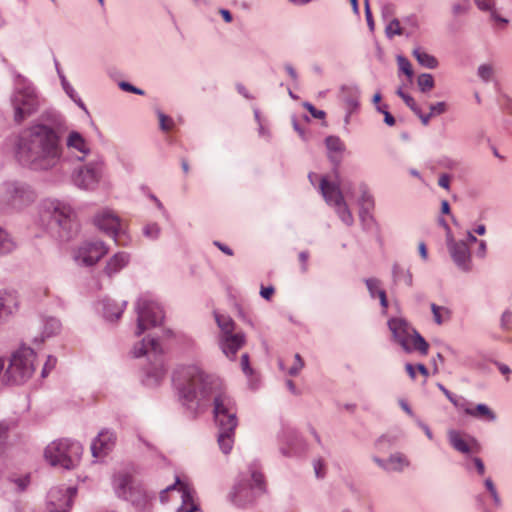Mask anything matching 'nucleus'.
I'll return each mask as SVG.
<instances>
[{
	"label": "nucleus",
	"instance_id": "48",
	"mask_svg": "<svg viewBox=\"0 0 512 512\" xmlns=\"http://www.w3.org/2000/svg\"><path fill=\"white\" fill-rule=\"evenodd\" d=\"M365 284L367 286L371 298H375L377 296V290H382L380 288V281L376 278L365 279Z\"/></svg>",
	"mask_w": 512,
	"mask_h": 512
},
{
	"label": "nucleus",
	"instance_id": "20",
	"mask_svg": "<svg viewBox=\"0 0 512 512\" xmlns=\"http://www.w3.org/2000/svg\"><path fill=\"white\" fill-rule=\"evenodd\" d=\"M65 145L70 151L77 152L75 158L78 161H83L90 153L88 142L78 131L69 132L65 141Z\"/></svg>",
	"mask_w": 512,
	"mask_h": 512
},
{
	"label": "nucleus",
	"instance_id": "32",
	"mask_svg": "<svg viewBox=\"0 0 512 512\" xmlns=\"http://www.w3.org/2000/svg\"><path fill=\"white\" fill-rule=\"evenodd\" d=\"M434 322L438 325L443 324L444 322L450 320L451 311L447 307L438 306L435 303H431L430 305Z\"/></svg>",
	"mask_w": 512,
	"mask_h": 512
},
{
	"label": "nucleus",
	"instance_id": "8",
	"mask_svg": "<svg viewBox=\"0 0 512 512\" xmlns=\"http://www.w3.org/2000/svg\"><path fill=\"white\" fill-rule=\"evenodd\" d=\"M33 188L22 181L9 180L0 184V210L22 211L36 200Z\"/></svg>",
	"mask_w": 512,
	"mask_h": 512
},
{
	"label": "nucleus",
	"instance_id": "15",
	"mask_svg": "<svg viewBox=\"0 0 512 512\" xmlns=\"http://www.w3.org/2000/svg\"><path fill=\"white\" fill-rule=\"evenodd\" d=\"M104 161L101 158L90 161L73 174L74 184L84 190H95L102 179Z\"/></svg>",
	"mask_w": 512,
	"mask_h": 512
},
{
	"label": "nucleus",
	"instance_id": "18",
	"mask_svg": "<svg viewBox=\"0 0 512 512\" xmlns=\"http://www.w3.org/2000/svg\"><path fill=\"white\" fill-rule=\"evenodd\" d=\"M447 247L455 265L463 272L472 270V258L470 248L464 240L455 241L448 239Z\"/></svg>",
	"mask_w": 512,
	"mask_h": 512
},
{
	"label": "nucleus",
	"instance_id": "3",
	"mask_svg": "<svg viewBox=\"0 0 512 512\" xmlns=\"http://www.w3.org/2000/svg\"><path fill=\"white\" fill-rule=\"evenodd\" d=\"M41 219L47 221L50 233L60 241L71 240L78 233L71 206L58 199H46L41 204Z\"/></svg>",
	"mask_w": 512,
	"mask_h": 512
},
{
	"label": "nucleus",
	"instance_id": "39",
	"mask_svg": "<svg viewBox=\"0 0 512 512\" xmlns=\"http://www.w3.org/2000/svg\"><path fill=\"white\" fill-rule=\"evenodd\" d=\"M325 144L329 153H343L345 150L344 143L337 136H328L325 139Z\"/></svg>",
	"mask_w": 512,
	"mask_h": 512
},
{
	"label": "nucleus",
	"instance_id": "27",
	"mask_svg": "<svg viewBox=\"0 0 512 512\" xmlns=\"http://www.w3.org/2000/svg\"><path fill=\"white\" fill-rule=\"evenodd\" d=\"M467 415L486 422H494L497 419L495 412L484 403H479L472 407V410H467Z\"/></svg>",
	"mask_w": 512,
	"mask_h": 512
},
{
	"label": "nucleus",
	"instance_id": "43",
	"mask_svg": "<svg viewBox=\"0 0 512 512\" xmlns=\"http://www.w3.org/2000/svg\"><path fill=\"white\" fill-rule=\"evenodd\" d=\"M143 233L147 238L156 240L160 236L161 228L157 223H149L144 227Z\"/></svg>",
	"mask_w": 512,
	"mask_h": 512
},
{
	"label": "nucleus",
	"instance_id": "13",
	"mask_svg": "<svg viewBox=\"0 0 512 512\" xmlns=\"http://www.w3.org/2000/svg\"><path fill=\"white\" fill-rule=\"evenodd\" d=\"M320 190L329 205L335 207L336 213L341 221L347 226L354 223L353 215L344 201L343 191L340 183H330L326 178H322L320 182Z\"/></svg>",
	"mask_w": 512,
	"mask_h": 512
},
{
	"label": "nucleus",
	"instance_id": "31",
	"mask_svg": "<svg viewBox=\"0 0 512 512\" xmlns=\"http://www.w3.org/2000/svg\"><path fill=\"white\" fill-rule=\"evenodd\" d=\"M61 329V323L54 317H47L43 320V331L40 342H43L45 338L52 337L59 333Z\"/></svg>",
	"mask_w": 512,
	"mask_h": 512
},
{
	"label": "nucleus",
	"instance_id": "38",
	"mask_svg": "<svg viewBox=\"0 0 512 512\" xmlns=\"http://www.w3.org/2000/svg\"><path fill=\"white\" fill-rule=\"evenodd\" d=\"M404 34V28L401 26L400 21L395 18L389 20L385 26V35L387 38L392 39L395 36H401Z\"/></svg>",
	"mask_w": 512,
	"mask_h": 512
},
{
	"label": "nucleus",
	"instance_id": "34",
	"mask_svg": "<svg viewBox=\"0 0 512 512\" xmlns=\"http://www.w3.org/2000/svg\"><path fill=\"white\" fill-rule=\"evenodd\" d=\"M58 74H59V77L61 79V85H62V88L63 90L65 91V93L69 96V98L71 100H73L80 108L86 110V107H85V104L83 103V101L81 100V98L78 96L77 92L75 91V89L71 86V84L67 81V79L65 78V76L60 73V71L58 70Z\"/></svg>",
	"mask_w": 512,
	"mask_h": 512
},
{
	"label": "nucleus",
	"instance_id": "7",
	"mask_svg": "<svg viewBox=\"0 0 512 512\" xmlns=\"http://www.w3.org/2000/svg\"><path fill=\"white\" fill-rule=\"evenodd\" d=\"M83 454V446L78 441L59 439L51 442L44 450L46 461L54 467L65 470L76 468Z\"/></svg>",
	"mask_w": 512,
	"mask_h": 512
},
{
	"label": "nucleus",
	"instance_id": "24",
	"mask_svg": "<svg viewBox=\"0 0 512 512\" xmlns=\"http://www.w3.org/2000/svg\"><path fill=\"white\" fill-rule=\"evenodd\" d=\"M179 492L181 493L182 505L177 508L176 512H194L198 509L193 502V490L186 484L180 482Z\"/></svg>",
	"mask_w": 512,
	"mask_h": 512
},
{
	"label": "nucleus",
	"instance_id": "16",
	"mask_svg": "<svg viewBox=\"0 0 512 512\" xmlns=\"http://www.w3.org/2000/svg\"><path fill=\"white\" fill-rule=\"evenodd\" d=\"M108 252L103 241H85L74 251L73 258L78 265L93 266Z\"/></svg>",
	"mask_w": 512,
	"mask_h": 512
},
{
	"label": "nucleus",
	"instance_id": "52",
	"mask_svg": "<svg viewBox=\"0 0 512 512\" xmlns=\"http://www.w3.org/2000/svg\"><path fill=\"white\" fill-rule=\"evenodd\" d=\"M56 362H57L56 357L49 355L47 357V360H46L44 366H43L41 376L46 377L49 374V372L55 367Z\"/></svg>",
	"mask_w": 512,
	"mask_h": 512
},
{
	"label": "nucleus",
	"instance_id": "40",
	"mask_svg": "<svg viewBox=\"0 0 512 512\" xmlns=\"http://www.w3.org/2000/svg\"><path fill=\"white\" fill-rule=\"evenodd\" d=\"M417 84L420 91L426 93L434 87L435 81L431 74L422 73L417 78Z\"/></svg>",
	"mask_w": 512,
	"mask_h": 512
},
{
	"label": "nucleus",
	"instance_id": "35",
	"mask_svg": "<svg viewBox=\"0 0 512 512\" xmlns=\"http://www.w3.org/2000/svg\"><path fill=\"white\" fill-rule=\"evenodd\" d=\"M392 276L395 282L404 281L406 285H413V277L409 270H404L400 265L394 264L392 267Z\"/></svg>",
	"mask_w": 512,
	"mask_h": 512
},
{
	"label": "nucleus",
	"instance_id": "4",
	"mask_svg": "<svg viewBox=\"0 0 512 512\" xmlns=\"http://www.w3.org/2000/svg\"><path fill=\"white\" fill-rule=\"evenodd\" d=\"M10 104L13 109V119L18 124L35 114L41 105L40 95L34 84L19 73L14 75Z\"/></svg>",
	"mask_w": 512,
	"mask_h": 512
},
{
	"label": "nucleus",
	"instance_id": "9",
	"mask_svg": "<svg viewBox=\"0 0 512 512\" xmlns=\"http://www.w3.org/2000/svg\"><path fill=\"white\" fill-rule=\"evenodd\" d=\"M34 350L26 345H21L10 357L9 365L5 369L4 381L9 384L19 385L28 381L35 371Z\"/></svg>",
	"mask_w": 512,
	"mask_h": 512
},
{
	"label": "nucleus",
	"instance_id": "47",
	"mask_svg": "<svg viewBox=\"0 0 512 512\" xmlns=\"http://www.w3.org/2000/svg\"><path fill=\"white\" fill-rule=\"evenodd\" d=\"M157 115L159 118L160 129L165 132L169 131L174 125L173 119L161 111H158Z\"/></svg>",
	"mask_w": 512,
	"mask_h": 512
},
{
	"label": "nucleus",
	"instance_id": "55",
	"mask_svg": "<svg viewBox=\"0 0 512 512\" xmlns=\"http://www.w3.org/2000/svg\"><path fill=\"white\" fill-rule=\"evenodd\" d=\"M240 364L245 375L250 376L253 374V369L250 367L249 355L247 353L242 354Z\"/></svg>",
	"mask_w": 512,
	"mask_h": 512
},
{
	"label": "nucleus",
	"instance_id": "23",
	"mask_svg": "<svg viewBox=\"0 0 512 512\" xmlns=\"http://www.w3.org/2000/svg\"><path fill=\"white\" fill-rule=\"evenodd\" d=\"M130 262V255L126 252H118L114 254L106 263L104 273L109 278L119 273Z\"/></svg>",
	"mask_w": 512,
	"mask_h": 512
},
{
	"label": "nucleus",
	"instance_id": "57",
	"mask_svg": "<svg viewBox=\"0 0 512 512\" xmlns=\"http://www.w3.org/2000/svg\"><path fill=\"white\" fill-rule=\"evenodd\" d=\"M475 5L481 11H491L494 8V0H474Z\"/></svg>",
	"mask_w": 512,
	"mask_h": 512
},
{
	"label": "nucleus",
	"instance_id": "33",
	"mask_svg": "<svg viewBox=\"0 0 512 512\" xmlns=\"http://www.w3.org/2000/svg\"><path fill=\"white\" fill-rule=\"evenodd\" d=\"M449 442L455 450H457L463 454L470 453V446L461 437V435L458 432H456V431L449 432Z\"/></svg>",
	"mask_w": 512,
	"mask_h": 512
},
{
	"label": "nucleus",
	"instance_id": "60",
	"mask_svg": "<svg viewBox=\"0 0 512 512\" xmlns=\"http://www.w3.org/2000/svg\"><path fill=\"white\" fill-rule=\"evenodd\" d=\"M469 10V5L461 4V3H455L452 6V12L454 15H461L467 13Z\"/></svg>",
	"mask_w": 512,
	"mask_h": 512
},
{
	"label": "nucleus",
	"instance_id": "11",
	"mask_svg": "<svg viewBox=\"0 0 512 512\" xmlns=\"http://www.w3.org/2000/svg\"><path fill=\"white\" fill-rule=\"evenodd\" d=\"M113 488L118 498L129 501L135 508L144 510L153 496L135 483L133 477L126 472H119L113 477Z\"/></svg>",
	"mask_w": 512,
	"mask_h": 512
},
{
	"label": "nucleus",
	"instance_id": "17",
	"mask_svg": "<svg viewBox=\"0 0 512 512\" xmlns=\"http://www.w3.org/2000/svg\"><path fill=\"white\" fill-rule=\"evenodd\" d=\"M77 489L75 487H55L48 492V503L52 506L49 512H68L73 504Z\"/></svg>",
	"mask_w": 512,
	"mask_h": 512
},
{
	"label": "nucleus",
	"instance_id": "30",
	"mask_svg": "<svg viewBox=\"0 0 512 512\" xmlns=\"http://www.w3.org/2000/svg\"><path fill=\"white\" fill-rule=\"evenodd\" d=\"M413 56L418 63L428 69H435L438 66V60L431 54H428L420 47H416L412 51Z\"/></svg>",
	"mask_w": 512,
	"mask_h": 512
},
{
	"label": "nucleus",
	"instance_id": "28",
	"mask_svg": "<svg viewBox=\"0 0 512 512\" xmlns=\"http://www.w3.org/2000/svg\"><path fill=\"white\" fill-rule=\"evenodd\" d=\"M361 196L359 198V204L361 205L360 209V218L362 221L373 220L372 216L369 215L368 211L373 207L374 201L372 195L369 193L366 185H361Z\"/></svg>",
	"mask_w": 512,
	"mask_h": 512
},
{
	"label": "nucleus",
	"instance_id": "14",
	"mask_svg": "<svg viewBox=\"0 0 512 512\" xmlns=\"http://www.w3.org/2000/svg\"><path fill=\"white\" fill-rule=\"evenodd\" d=\"M95 225L108 236L112 237L117 245L128 244L129 237L123 228L120 218L109 209H104L94 217Z\"/></svg>",
	"mask_w": 512,
	"mask_h": 512
},
{
	"label": "nucleus",
	"instance_id": "2",
	"mask_svg": "<svg viewBox=\"0 0 512 512\" xmlns=\"http://www.w3.org/2000/svg\"><path fill=\"white\" fill-rule=\"evenodd\" d=\"M67 131L65 118L58 112L47 111L16 136L14 157L23 168L33 172L56 169L63 158L62 139Z\"/></svg>",
	"mask_w": 512,
	"mask_h": 512
},
{
	"label": "nucleus",
	"instance_id": "51",
	"mask_svg": "<svg viewBox=\"0 0 512 512\" xmlns=\"http://www.w3.org/2000/svg\"><path fill=\"white\" fill-rule=\"evenodd\" d=\"M119 87L123 91L134 93V94H137V95H144L145 94L144 90H142L140 88H137L134 85H132L131 83L126 82V81L119 82Z\"/></svg>",
	"mask_w": 512,
	"mask_h": 512
},
{
	"label": "nucleus",
	"instance_id": "63",
	"mask_svg": "<svg viewBox=\"0 0 512 512\" xmlns=\"http://www.w3.org/2000/svg\"><path fill=\"white\" fill-rule=\"evenodd\" d=\"M472 462H473L478 474L484 475L485 474V465H484L482 459L479 457H474L472 459Z\"/></svg>",
	"mask_w": 512,
	"mask_h": 512
},
{
	"label": "nucleus",
	"instance_id": "41",
	"mask_svg": "<svg viewBox=\"0 0 512 512\" xmlns=\"http://www.w3.org/2000/svg\"><path fill=\"white\" fill-rule=\"evenodd\" d=\"M484 486L487 489V491L489 492V494L491 495L494 505L496 507H501V505H502L501 498L499 496V493L496 489L494 482L492 481V479L490 477H488L484 480Z\"/></svg>",
	"mask_w": 512,
	"mask_h": 512
},
{
	"label": "nucleus",
	"instance_id": "64",
	"mask_svg": "<svg viewBox=\"0 0 512 512\" xmlns=\"http://www.w3.org/2000/svg\"><path fill=\"white\" fill-rule=\"evenodd\" d=\"M308 258H309V254L307 251H302L299 253V260L301 262V270L302 272H306L308 267H307V261H308Z\"/></svg>",
	"mask_w": 512,
	"mask_h": 512
},
{
	"label": "nucleus",
	"instance_id": "10",
	"mask_svg": "<svg viewBox=\"0 0 512 512\" xmlns=\"http://www.w3.org/2000/svg\"><path fill=\"white\" fill-rule=\"evenodd\" d=\"M388 328L393 340L398 343L405 352L417 351L425 356L429 351L428 342L414 329L407 320L401 317H393L388 320Z\"/></svg>",
	"mask_w": 512,
	"mask_h": 512
},
{
	"label": "nucleus",
	"instance_id": "25",
	"mask_svg": "<svg viewBox=\"0 0 512 512\" xmlns=\"http://www.w3.org/2000/svg\"><path fill=\"white\" fill-rule=\"evenodd\" d=\"M387 472H403L410 466V461L406 455L401 452L392 453L387 458Z\"/></svg>",
	"mask_w": 512,
	"mask_h": 512
},
{
	"label": "nucleus",
	"instance_id": "44",
	"mask_svg": "<svg viewBox=\"0 0 512 512\" xmlns=\"http://www.w3.org/2000/svg\"><path fill=\"white\" fill-rule=\"evenodd\" d=\"M10 482L15 485V489L18 492H23L30 484V476L25 475L21 477H13L10 479Z\"/></svg>",
	"mask_w": 512,
	"mask_h": 512
},
{
	"label": "nucleus",
	"instance_id": "53",
	"mask_svg": "<svg viewBox=\"0 0 512 512\" xmlns=\"http://www.w3.org/2000/svg\"><path fill=\"white\" fill-rule=\"evenodd\" d=\"M452 404L459 410H462L466 415L467 410H472L470 403L463 397H457Z\"/></svg>",
	"mask_w": 512,
	"mask_h": 512
},
{
	"label": "nucleus",
	"instance_id": "36",
	"mask_svg": "<svg viewBox=\"0 0 512 512\" xmlns=\"http://www.w3.org/2000/svg\"><path fill=\"white\" fill-rule=\"evenodd\" d=\"M15 248V243L5 229L0 226V255H5L12 252Z\"/></svg>",
	"mask_w": 512,
	"mask_h": 512
},
{
	"label": "nucleus",
	"instance_id": "1",
	"mask_svg": "<svg viewBox=\"0 0 512 512\" xmlns=\"http://www.w3.org/2000/svg\"><path fill=\"white\" fill-rule=\"evenodd\" d=\"M173 382L182 405L192 415L213 401L218 445L224 454L230 453L238 425L237 407L234 399L221 389L220 381L197 365H187L174 372Z\"/></svg>",
	"mask_w": 512,
	"mask_h": 512
},
{
	"label": "nucleus",
	"instance_id": "22",
	"mask_svg": "<svg viewBox=\"0 0 512 512\" xmlns=\"http://www.w3.org/2000/svg\"><path fill=\"white\" fill-rule=\"evenodd\" d=\"M103 317L108 321L118 320L127 306V301L121 304L116 303L110 298H104L99 302Z\"/></svg>",
	"mask_w": 512,
	"mask_h": 512
},
{
	"label": "nucleus",
	"instance_id": "61",
	"mask_svg": "<svg viewBox=\"0 0 512 512\" xmlns=\"http://www.w3.org/2000/svg\"><path fill=\"white\" fill-rule=\"evenodd\" d=\"M178 484H180V479H179V477H176V480H175V482L172 485L167 486L165 489H163L160 492V500H161V502H165L166 501V494H167V492L171 491V490H174Z\"/></svg>",
	"mask_w": 512,
	"mask_h": 512
},
{
	"label": "nucleus",
	"instance_id": "5",
	"mask_svg": "<svg viewBox=\"0 0 512 512\" xmlns=\"http://www.w3.org/2000/svg\"><path fill=\"white\" fill-rule=\"evenodd\" d=\"M133 356H146L148 364L143 368V383L148 387L160 384L166 374L163 349L155 337H145L133 347Z\"/></svg>",
	"mask_w": 512,
	"mask_h": 512
},
{
	"label": "nucleus",
	"instance_id": "49",
	"mask_svg": "<svg viewBox=\"0 0 512 512\" xmlns=\"http://www.w3.org/2000/svg\"><path fill=\"white\" fill-rule=\"evenodd\" d=\"M493 74V69L490 65L482 64L478 67V76L484 80L485 82H488Z\"/></svg>",
	"mask_w": 512,
	"mask_h": 512
},
{
	"label": "nucleus",
	"instance_id": "46",
	"mask_svg": "<svg viewBox=\"0 0 512 512\" xmlns=\"http://www.w3.org/2000/svg\"><path fill=\"white\" fill-rule=\"evenodd\" d=\"M313 469L316 478L323 479L326 475V465L322 458L313 460Z\"/></svg>",
	"mask_w": 512,
	"mask_h": 512
},
{
	"label": "nucleus",
	"instance_id": "37",
	"mask_svg": "<svg viewBox=\"0 0 512 512\" xmlns=\"http://www.w3.org/2000/svg\"><path fill=\"white\" fill-rule=\"evenodd\" d=\"M328 158H329V160L331 161V163L334 166L333 173H334V176H335V181H333L332 183H340V187L342 186V189L345 192H348L349 187L347 186V184L344 183V182H341L339 180L338 167L340 166L341 161H342V153H329L328 154Z\"/></svg>",
	"mask_w": 512,
	"mask_h": 512
},
{
	"label": "nucleus",
	"instance_id": "54",
	"mask_svg": "<svg viewBox=\"0 0 512 512\" xmlns=\"http://www.w3.org/2000/svg\"><path fill=\"white\" fill-rule=\"evenodd\" d=\"M303 106L310 112V114L316 119H323L326 113L323 110L316 109L311 103L304 102Z\"/></svg>",
	"mask_w": 512,
	"mask_h": 512
},
{
	"label": "nucleus",
	"instance_id": "42",
	"mask_svg": "<svg viewBox=\"0 0 512 512\" xmlns=\"http://www.w3.org/2000/svg\"><path fill=\"white\" fill-rule=\"evenodd\" d=\"M397 63L399 70L411 79L413 76V69L410 61L406 57L399 55L397 56Z\"/></svg>",
	"mask_w": 512,
	"mask_h": 512
},
{
	"label": "nucleus",
	"instance_id": "45",
	"mask_svg": "<svg viewBox=\"0 0 512 512\" xmlns=\"http://www.w3.org/2000/svg\"><path fill=\"white\" fill-rule=\"evenodd\" d=\"M381 17L387 23L391 19H395V6L392 3H385L381 7Z\"/></svg>",
	"mask_w": 512,
	"mask_h": 512
},
{
	"label": "nucleus",
	"instance_id": "29",
	"mask_svg": "<svg viewBox=\"0 0 512 512\" xmlns=\"http://www.w3.org/2000/svg\"><path fill=\"white\" fill-rule=\"evenodd\" d=\"M214 317L220 329L219 337L233 334L235 323L230 316L214 312Z\"/></svg>",
	"mask_w": 512,
	"mask_h": 512
},
{
	"label": "nucleus",
	"instance_id": "19",
	"mask_svg": "<svg viewBox=\"0 0 512 512\" xmlns=\"http://www.w3.org/2000/svg\"><path fill=\"white\" fill-rule=\"evenodd\" d=\"M116 435L110 429H102L91 444V452L94 458L106 456L115 446Z\"/></svg>",
	"mask_w": 512,
	"mask_h": 512
},
{
	"label": "nucleus",
	"instance_id": "56",
	"mask_svg": "<svg viewBox=\"0 0 512 512\" xmlns=\"http://www.w3.org/2000/svg\"><path fill=\"white\" fill-rule=\"evenodd\" d=\"M430 115H441L446 111V103L445 102H437L435 104H431L429 106Z\"/></svg>",
	"mask_w": 512,
	"mask_h": 512
},
{
	"label": "nucleus",
	"instance_id": "6",
	"mask_svg": "<svg viewBox=\"0 0 512 512\" xmlns=\"http://www.w3.org/2000/svg\"><path fill=\"white\" fill-rule=\"evenodd\" d=\"M265 492L264 476L259 467L256 464H252L246 472H242L239 475L231 492L228 494V499L235 506L246 507L253 504Z\"/></svg>",
	"mask_w": 512,
	"mask_h": 512
},
{
	"label": "nucleus",
	"instance_id": "58",
	"mask_svg": "<svg viewBox=\"0 0 512 512\" xmlns=\"http://www.w3.org/2000/svg\"><path fill=\"white\" fill-rule=\"evenodd\" d=\"M345 103L349 108V112L347 113V115L345 117V121L347 123L349 121V117H350V114L352 113V111L355 110L356 108H358L359 102H358L357 98H355V97H347L345 99Z\"/></svg>",
	"mask_w": 512,
	"mask_h": 512
},
{
	"label": "nucleus",
	"instance_id": "26",
	"mask_svg": "<svg viewBox=\"0 0 512 512\" xmlns=\"http://www.w3.org/2000/svg\"><path fill=\"white\" fill-rule=\"evenodd\" d=\"M9 429L7 423L0 422V472L7 465Z\"/></svg>",
	"mask_w": 512,
	"mask_h": 512
},
{
	"label": "nucleus",
	"instance_id": "50",
	"mask_svg": "<svg viewBox=\"0 0 512 512\" xmlns=\"http://www.w3.org/2000/svg\"><path fill=\"white\" fill-rule=\"evenodd\" d=\"M294 358L295 362L288 370V374L291 376L297 375L304 366V362L299 354H295Z\"/></svg>",
	"mask_w": 512,
	"mask_h": 512
},
{
	"label": "nucleus",
	"instance_id": "12",
	"mask_svg": "<svg viewBox=\"0 0 512 512\" xmlns=\"http://www.w3.org/2000/svg\"><path fill=\"white\" fill-rule=\"evenodd\" d=\"M137 314L136 335H142L147 329L160 325L164 319V311L151 295H141L135 303Z\"/></svg>",
	"mask_w": 512,
	"mask_h": 512
},
{
	"label": "nucleus",
	"instance_id": "59",
	"mask_svg": "<svg viewBox=\"0 0 512 512\" xmlns=\"http://www.w3.org/2000/svg\"><path fill=\"white\" fill-rule=\"evenodd\" d=\"M511 318H512V312L510 310H505L502 313V316H501V327L503 329H508L509 328L510 323H511Z\"/></svg>",
	"mask_w": 512,
	"mask_h": 512
},
{
	"label": "nucleus",
	"instance_id": "62",
	"mask_svg": "<svg viewBox=\"0 0 512 512\" xmlns=\"http://www.w3.org/2000/svg\"><path fill=\"white\" fill-rule=\"evenodd\" d=\"M403 101L414 113H419L420 107L412 96L408 95Z\"/></svg>",
	"mask_w": 512,
	"mask_h": 512
},
{
	"label": "nucleus",
	"instance_id": "21",
	"mask_svg": "<svg viewBox=\"0 0 512 512\" xmlns=\"http://www.w3.org/2000/svg\"><path fill=\"white\" fill-rule=\"evenodd\" d=\"M218 343L225 356L233 359L238 350L244 345L245 335L243 333H233L218 337Z\"/></svg>",
	"mask_w": 512,
	"mask_h": 512
}]
</instances>
